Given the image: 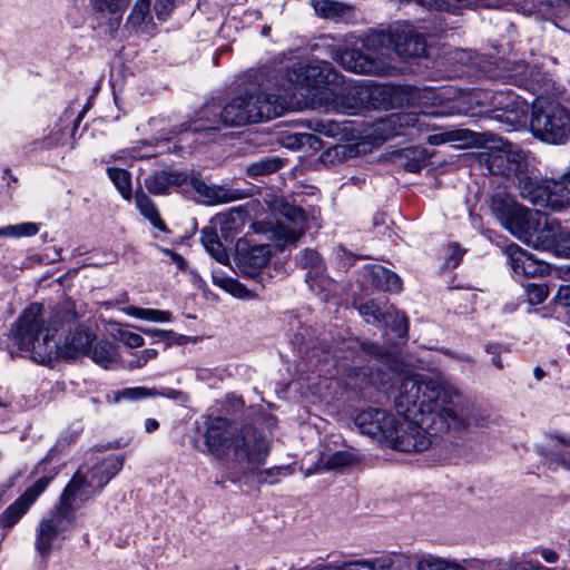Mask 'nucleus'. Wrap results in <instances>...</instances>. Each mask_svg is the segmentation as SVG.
<instances>
[{"label":"nucleus","instance_id":"1","mask_svg":"<svg viewBox=\"0 0 570 570\" xmlns=\"http://www.w3.org/2000/svg\"><path fill=\"white\" fill-rule=\"evenodd\" d=\"M397 420L386 445L401 452H422L432 436L483 425L471 402L450 382L422 374L404 376L394 395Z\"/></svg>","mask_w":570,"mask_h":570},{"label":"nucleus","instance_id":"2","mask_svg":"<svg viewBox=\"0 0 570 570\" xmlns=\"http://www.w3.org/2000/svg\"><path fill=\"white\" fill-rule=\"evenodd\" d=\"M204 438L210 455L243 474L255 473L268 455L266 440L253 426L238 428L223 416L207 417Z\"/></svg>","mask_w":570,"mask_h":570},{"label":"nucleus","instance_id":"3","mask_svg":"<svg viewBox=\"0 0 570 570\" xmlns=\"http://www.w3.org/2000/svg\"><path fill=\"white\" fill-rule=\"evenodd\" d=\"M365 47L373 56L364 55L357 49L336 52L334 59L355 73H379L390 67L394 57H420L425 51L423 37L407 22H397L387 31L367 36Z\"/></svg>","mask_w":570,"mask_h":570},{"label":"nucleus","instance_id":"4","mask_svg":"<svg viewBox=\"0 0 570 570\" xmlns=\"http://www.w3.org/2000/svg\"><path fill=\"white\" fill-rule=\"evenodd\" d=\"M10 337L20 351L32 352L41 357L56 354L63 358L86 354L95 338L88 331L77 327L69 331L62 343L56 340L49 328H42V306L38 303L30 304L22 312L10 331Z\"/></svg>","mask_w":570,"mask_h":570},{"label":"nucleus","instance_id":"5","mask_svg":"<svg viewBox=\"0 0 570 570\" xmlns=\"http://www.w3.org/2000/svg\"><path fill=\"white\" fill-rule=\"evenodd\" d=\"M285 77L293 86L317 90L314 98L333 110L354 114L363 105V90L360 86L346 83L332 65L323 60L296 62L287 69Z\"/></svg>","mask_w":570,"mask_h":570},{"label":"nucleus","instance_id":"6","mask_svg":"<svg viewBox=\"0 0 570 570\" xmlns=\"http://www.w3.org/2000/svg\"><path fill=\"white\" fill-rule=\"evenodd\" d=\"M293 94L285 89L284 94H269L265 89L239 96L220 110L219 120L226 126H242L278 117L288 107Z\"/></svg>","mask_w":570,"mask_h":570},{"label":"nucleus","instance_id":"7","mask_svg":"<svg viewBox=\"0 0 570 570\" xmlns=\"http://www.w3.org/2000/svg\"><path fill=\"white\" fill-rule=\"evenodd\" d=\"M122 465L124 456L117 455L102 460L88 470L87 473L77 471L62 492L65 500H70L75 504L78 501L86 502L100 492L121 470Z\"/></svg>","mask_w":570,"mask_h":570},{"label":"nucleus","instance_id":"8","mask_svg":"<svg viewBox=\"0 0 570 570\" xmlns=\"http://www.w3.org/2000/svg\"><path fill=\"white\" fill-rule=\"evenodd\" d=\"M530 127L533 135L550 144H563L570 136V114L557 101L538 99Z\"/></svg>","mask_w":570,"mask_h":570},{"label":"nucleus","instance_id":"9","mask_svg":"<svg viewBox=\"0 0 570 570\" xmlns=\"http://www.w3.org/2000/svg\"><path fill=\"white\" fill-rule=\"evenodd\" d=\"M490 209L499 223L518 238L528 237L535 230V214L521 207L510 195L497 193L490 202Z\"/></svg>","mask_w":570,"mask_h":570},{"label":"nucleus","instance_id":"10","mask_svg":"<svg viewBox=\"0 0 570 570\" xmlns=\"http://www.w3.org/2000/svg\"><path fill=\"white\" fill-rule=\"evenodd\" d=\"M75 505L72 501L65 500V494L61 493L59 504L39 522L35 546L41 556L48 554L59 535L73 525Z\"/></svg>","mask_w":570,"mask_h":570},{"label":"nucleus","instance_id":"11","mask_svg":"<svg viewBox=\"0 0 570 570\" xmlns=\"http://www.w3.org/2000/svg\"><path fill=\"white\" fill-rule=\"evenodd\" d=\"M535 214L534 219L538 222L535 230L532 235L523 237L522 239L532 243L535 248L543 250L556 249L566 255L569 242L567 238L570 236V230H567L557 220H548L546 216L539 212Z\"/></svg>","mask_w":570,"mask_h":570},{"label":"nucleus","instance_id":"12","mask_svg":"<svg viewBox=\"0 0 570 570\" xmlns=\"http://www.w3.org/2000/svg\"><path fill=\"white\" fill-rule=\"evenodd\" d=\"M287 220H279L268 228L264 224L254 223L252 228L255 233H269V238L276 240L281 246L295 244L304 233L305 215L299 207H289L284 213Z\"/></svg>","mask_w":570,"mask_h":570},{"label":"nucleus","instance_id":"13","mask_svg":"<svg viewBox=\"0 0 570 570\" xmlns=\"http://www.w3.org/2000/svg\"><path fill=\"white\" fill-rule=\"evenodd\" d=\"M396 420L397 414L376 407L357 411L353 416V422L361 433L385 444L392 435Z\"/></svg>","mask_w":570,"mask_h":570},{"label":"nucleus","instance_id":"14","mask_svg":"<svg viewBox=\"0 0 570 570\" xmlns=\"http://www.w3.org/2000/svg\"><path fill=\"white\" fill-rule=\"evenodd\" d=\"M187 186L195 190L196 200L207 206L227 204L244 198L240 190L207 184L198 173L194 171L187 174Z\"/></svg>","mask_w":570,"mask_h":570},{"label":"nucleus","instance_id":"15","mask_svg":"<svg viewBox=\"0 0 570 570\" xmlns=\"http://www.w3.org/2000/svg\"><path fill=\"white\" fill-rule=\"evenodd\" d=\"M50 476H42L29 487L13 503L0 514V528L8 531L27 513L38 497L46 490Z\"/></svg>","mask_w":570,"mask_h":570},{"label":"nucleus","instance_id":"16","mask_svg":"<svg viewBox=\"0 0 570 570\" xmlns=\"http://www.w3.org/2000/svg\"><path fill=\"white\" fill-rule=\"evenodd\" d=\"M360 314L365 317L368 323H385L391 325L399 337L407 334L409 322L406 316L393 308L392 306L382 307L374 301L363 303L358 306Z\"/></svg>","mask_w":570,"mask_h":570},{"label":"nucleus","instance_id":"17","mask_svg":"<svg viewBox=\"0 0 570 570\" xmlns=\"http://www.w3.org/2000/svg\"><path fill=\"white\" fill-rule=\"evenodd\" d=\"M237 255L242 271L255 276L258 271L265 267L271 257L269 245L258 244L249 246L247 240H238Z\"/></svg>","mask_w":570,"mask_h":570},{"label":"nucleus","instance_id":"18","mask_svg":"<svg viewBox=\"0 0 570 570\" xmlns=\"http://www.w3.org/2000/svg\"><path fill=\"white\" fill-rule=\"evenodd\" d=\"M504 253L509 264L517 275L535 277L548 273V265L535 259L517 244H510Z\"/></svg>","mask_w":570,"mask_h":570},{"label":"nucleus","instance_id":"19","mask_svg":"<svg viewBox=\"0 0 570 570\" xmlns=\"http://www.w3.org/2000/svg\"><path fill=\"white\" fill-rule=\"evenodd\" d=\"M504 253L509 264L517 275L535 277L548 273V265L535 259L517 244H510Z\"/></svg>","mask_w":570,"mask_h":570},{"label":"nucleus","instance_id":"20","mask_svg":"<svg viewBox=\"0 0 570 570\" xmlns=\"http://www.w3.org/2000/svg\"><path fill=\"white\" fill-rule=\"evenodd\" d=\"M187 174L175 170H157L145 178V187L153 195H166L171 188L183 189L184 186H187Z\"/></svg>","mask_w":570,"mask_h":570},{"label":"nucleus","instance_id":"21","mask_svg":"<svg viewBox=\"0 0 570 570\" xmlns=\"http://www.w3.org/2000/svg\"><path fill=\"white\" fill-rule=\"evenodd\" d=\"M512 144L503 140L494 141V144L481 151L478 156L479 161L492 175L505 176L507 163H509V155Z\"/></svg>","mask_w":570,"mask_h":570},{"label":"nucleus","instance_id":"22","mask_svg":"<svg viewBox=\"0 0 570 570\" xmlns=\"http://www.w3.org/2000/svg\"><path fill=\"white\" fill-rule=\"evenodd\" d=\"M296 262L303 268H308L307 274L309 287L314 289L316 286L328 287L332 282L323 278V263L318 253L314 249H304L296 255Z\"/></svg>","mask_w":570,"mask_h":570},{"label":"nucleus","instance_id":"23","mask_svg":"<svg viewBox=\"0 0 570 570\" xmlns=\"http://www.w3.org/2000/svg\"><path fill=\"white\" fill-rule=\"evenodd\" d=\"M547 200L544 206L561 210L570 204V171L560 180L547 181Z\"/></svg>","mask_w":570,"mask_h":570},{"label":"nucleus","instance_id":"24","mask_svg":"<svg viewBox=\"0 0 570 570\" xmlns=\"http://www.w3.org/2000/svg\"><path fill=\"white\" fill-rule=\"evenodd\" d=\"M393 564L391 557H376L372 559H354L341 564H327L314 570H390Z\"/></svg>","mask_w":570,"mask_h":570},{"label":"nucleus","instance_id":"25","mask_svg":"<svg viewBox=\"0 0 570 570\" xmlns=\"http://www.w3.org/2000/svg\"><path fill=\"white\" fill-rule=\"evenodd\" d=\"M528 72V65L522 61L514 62L508 75L509 79L519 87H523L530 91L535 92L543 81V75L540 69L537 67H531L530 76L525 77L524 73Z\"/></svg>","mask_w":570,"mask_h":570},{"label":"nucleus","instance_id":"26","mask_svg":"<svg viewBox=\"0 0 570 570\" xmlns=\"http://www.w3.org/2000/svg\"><path fill=\"white\" fill-rule=\"evenodd\" d=\"M364 276L377 288H382L386 292L401 291V278L395 273L381 265H374L367 268Z\"/></svg>","mask_w":570,"mask_h":570},{"label":"nucleus","instance_id":"27","mask_svg":"<svg viewBox=\"0 0 570 570\" xmlns=\"http://www.w3.org/2000/svg\"><path fill=\"white\" fill-rule=\"evenodd\" d=\"M520 189V195L529 200L530 203L539 206H544V200H547V183L541 185L535 178L530 175L528 171L525 175L520 176L519 179L514 181Z\"/></svg>","mask_w":570,"mask_h":570},{"label":"nucleus","instance_id":"28","mask_svg":"<svg viewBox=\"0 0 570 570\" xmlns=\"http://www.w3.org/2000/svg\"><path fill=\"white\" fill-rule=\"evenodd\" d=\"M315 12L326 19L343 21L353 17V8L335 0H311Z\"/></svg>","mask_w":570,"mask_h":570},{"label":"nucleus","instance_id":"29","mask_svg":"<svg viewBox=\"0 0 570 570\" xmlns=\"http://www.w3.org/2000/svg\"><path fill=\"white\" fill-rule=\"evenodd\" d=\"M135 204L139 213L148 219L155 228L161 232L167 230V226L161 219L155 203L146 193L142 190L137 191L135 195Z\"/></svg>","mask_w":570,"mask_h":570},{"label":"nucleus","instance_id":"30","mask_svg":"<svg viewBox=\"0 0 570 570\" xmlns=\"http://www.w3.org/2000/svg\"><path fill=\"white\" fill-rule=\"evenodd\" d=\"M415 570H466L455 561L432 554L421 553L414 557Z\"/></svg>","mask_w":570,"mask_h":570},{"label":"nucleus","instance_id":"31","mask_svg":"<svg viewBox=\"0 0 570 570\" xmlns=\"http://www.w3.org/2000/svg\"><path fill=\"white\" fill-rule=\"evenodd\" d=\"M507 165L505 177L513 179V181L525 175L530 168L528 155L514 145L511 147Z\"/></svg>","mask_w":570,"mask_h":570},{"label":"nucleus","instance_id":"32","mask_svg":"<svg viewBox=\"0 0 570 570\" xmlns=\"http://www.w3.org/2000/svg\"><path fill=\"white\" fill-rule=\"evenodd\" d=\"M547 460L550 466H561L570 470V442L562 438H557L556 443L548 453Z\"/></svg>","mask_w":570,"mask_h":570},{"label":"nucleus","instance_id":"33","mask_svg":"<svg viewBox=\"0 0 570 570\" xmlns=\"http://www.w3.org/2000/svg\"><path fill=\"white\" fill-rule=\"evenodd\" d=\"M107 174L124 199L130 200L132 197L130 174L127 170L117 167L107 168Z\"/></svg>","mask_w":570,"mask_h":570},{"label":"nucleus","instance_id":"34","mask_svg":"<svg viewBox=\"0 0 570 570\" xmlns=\"http://www.w3.org/2000/svg\"><path fill=\"white\" fill-rule=\"evenodd\" d=\"M122 311L129 316L156 323H166L171 320V313L163 309L127 306Z\"/></svg>","mask_w":570,"mask_h":570},{"label":"nucleus","instance_id":"35","mask_svg":"<svg viewBox=\"0 0 570 570\" xmlns=\"http://www.w3.org/2000/svg\"><path fill=\"white\" fill-rule=\"evenodd\" d=\"M356 456L348 451H338L326 459H322V464L325 470H336L342 471L346 468L353 466L356 464Z\"/></svg>","mask_w":570,"mask_h":570},{"label":"nucleus","instance_id":"36","mask_svg":"<svg viewBox=\"0 0 570 570\" xmlns=\"http://www.w3.org/2000/svg\"><path fill=\"white\" fill-rule=\"evenodd\" d=\"M117 347L111 342L96 344L92 352V360L105 368H109L116 361Z\"/></svg>","mask_w":570,"mask_h":570},{"label":"nucleus","instance_id":"37","mask_svg":"<svg viewBox=\"0 0 570 570\" xmlns=\"http://www.w3.org/2000/svg\"><path fill=\"white\" fill-rule=\"evenodd\" d=\"M449 131L450 142H455L456 147L469 148L482 144V138L479 134L469 129H451Z\"/></svg>","mask_w":570,"mask_h":570},{"label":"nucleus","instance_id":"38","mask_svg":"<svg viewBox=\"0 0 570 570\" xmlns=\"http://www.w3.org/2000/svg\"><path fill=\"white\" fill-rule=\"evenodd\" d=\"M39 232L36 223H21L0 227V237L20 238L35 236Z\"/></svg>","mask_w":570,"mask_h":570},{"label":"nucleus","instance_id":"39","mask_svg":"<svg viewBox=\"0 0 570 570\" xmlns=\"http://www.w3.org/2000/svg\"><path fill=\"white\" fill-rule=\"evenodd\" d=\"M203 244L206 250L217 262L225 264L228 261L226 249L215 233H205L203 236Z\"/></svg>","mask_w":570,"mask_h":570},{"label":"nucleus","instance_id":"40","mask_svg":"<svg viewBox=\"0 0 570 570\" xmlns=\"http://www.w3.org/2000/svg\"><path fill=\"white\" fill-rule=\"evenodd\" d=\"M283 161L277 157H268L253 163L247 167L249 176H261L277 171L282 168Z\"/></svg>","mask_w":570,"mask_h":570},{"label":"nucleus","instance_id":"41","mask_svg":"<svg viewBox=\"0 0 570 570\" xmlns=\"http://www.w3.org/2000/svg\"><path fill=\"white\" fill-rule=\"evenodd\" d=\"M128 3L129 0H94V8L100 12L116 16L115 20L119 23Z\"/></svg>","mask_w":570,"mask_h":570},{"label":"nucleus","instance_id":"42","mask_svg":"<svg viewBox=\"0 0 570 570\" xmlns=\"http://www.w3.org/2000/svg\"><path fill=\"white\" fill-rule=\"evenodd\" d=\"M157 395H158V391H156V390L147 389L144 386H137V387H127V389L119 391L116 394L115 400H116V402L120 401L121 399L129 400V401H137V400L146 399V397H155Z\"/></svg>","mask_w":570,"mask_h":570},{"label":"nucleus","instance_id":"43","mask_svg":"<svg viewBox=\"0 0 570 570\" xmlns=\"http://www.w3.org/2000/svg\"><path fill=\"white\" fill-rule=\"evenodd\" d=\"M528 302L531 305L541 304L549 295L548 287L544 284H528L525 286Z\"/></svg>","mask_w":570,"mask_h":570},{"label":"nucleus","instance_id":"44","mask_svg":"<svg viewBox=\"0 0 570 570\" xmlns=\"http://www.w3.org/2000/svg\"><path fill=\"white\" fill-rule=\"evenodd\" d=\"M151 0H137L131 13L129 14L128 21L134 26H139L144 22L145 18L149 13Z\"/></svg>","mask_w":570,"mask_h":570},{"label":"nucleus","instance_id":"45","mask_svg":"<svg viewBox=\"0 0 570 570\" xmlns=\"http://www.w3.org/2000/svg\"><path fill=\"white\" fill-rule=\"evenodd\" d=\"M118 340L130 348L140 347L145 343V341L140 334L129 332V331H119Z\"/></svg>","mask_w":570,"mask_h":570},{"label":"nucleus","instance_id":"46","mask_svg":"<svg viewBox=\"0 0 570 570\" xmlns=\"http://www.w3.org/2000/svg\"><path fill=\"white\" fill-rule=\"evenodd\" d=\"M158 352L155 348H146L141 351L134 360L129 362L130 368H138L144 366L148 361L155 358Z\"/></svg>","mask_w":570,"mask_h":570},{"label":"nucleus","instance_id":"47","mask_svg":"<svg viewBox=\"0 0 570 570\" xmlns=\"http://www.w3.org/2000/svg\"><path fill=\"white\" fill-rule=\"evenodd\" d=\"M226 291L238 298H249L252 294L239 282L229 279L226 282Z\"/></svg>","mask_w":570,"mask_h":570},{"label":"nucleus","instance_id":"48","mask_svg":"<svg viewBox=\"0 0 570 570\" xmlns=\"http://www.w3.org/2000/svg\"><path fill=\"white\" fill-rule=\"evenodd\" d=\"M449 250L451 252L450 255L445 258V265L448 268H455L464 254V250H462L459 245L453 244L449 246Z\"/></svg>","mask_w":570,"mask_h":570},{"label":"nucleus","instance_id":"49","mask_svg":"<svg viewBox=\"0 0 570 570\" xmlns=\"http://www.w3.org/2000/svg\"><path fill=\"white\" fill-rule=\"evenodd\" d=\"M140 331L150 337L154 338V342L166 341L173 337L174 332L170 330H159V328H140Z\"/></svg>","mask_w":570,"mask_h":570},{"label":"nucleus","instance_id":"50","mask_svg":"<svg viewBox=\"0 0 570 570\" xmlns=\"http://www.w3.org/2000/svg\"><path fill=\"white\" fill-rule=\"evenodd\" d=\"M287 471L288 469L287 468H283V466H275V468H271V469H267V470H264L261 472V476H262V481L263 482H269L268 478L269 476H279V475H285L287 474ZM273 481H271L272 483Z\"/></svg>","mask_w":570,"mask_h":570},{"label":"nucleus","instance_id":"51","mask_svg":"<svg viewBox=\"0 0 570 570\" xmlns=\"http://www.w3.org/2000/svg\"><path fill=\"white\" fill-rule=\"evenodd\" d=\"M163 252L170 257L171 262L175 263L180 271L186 268V262L181 255L167 248L163 249Z\"/></svg>","mask_w":570,"mask_h":570},{"label":"nucleus","instance_id":"52","mask_svg":"<svg viewBox=\"0 0 570 570\" xmlns=\"http://www.w3.org/2000/svg\"><path fill=\"white\" fill-rule=\"evenodd\" d=\"M429 144L431 145H442L445 142H450L449 131H442L440 134L431 135L428 138Z\"/></svg>","mask_w":570,"mask_h":570},{"label":"nucleus","instance_id":"53","mask_svg":"<svg viewBox=\"0 0 570 570\" xmlns=\"http://www.w3.org/2000/svg\"><path fill=\"white\" fill-rule=\"evenodd\" d=\"M157 396H165L168 399L181 400V401L186 400V395L183 392L176 391L174 389H166L163 392H158Z\"/></svg>","mask_w":570,"mask_h":570},{"label":"nucleus","instance_id":"54","mask_svg":"<svg viewBox=\"0 0 570 570\" xmlns=\"http://www.w3.org/2000/svg\"><path fill=\"white\" fill-rule=\"evenodd\" d=\"M169 3V0H159L156 6L155 10L157 12L158 18L165 19L167 16V4Z\"/></svg>","mask_w":570,"mask_h":570},{"label":"nucleus","instance_id":"55","mask_svg":"<svg viewBox=\"0 0 570 570\" xmlns=\"http://www.w3.org/2000/svg\"><path fill=\"white\" fill-rule=\"evenodd\" d=\"M558 297L564 305H570V286H561L558 291Z\"/></svg>","mask_w":570,"mask_h":570},{"label":"nucleus","instance_id":"56","mask_svg":"<svg viewBox=\"0 0 570 570\" xmlns=\"http://www.w3.org/2000/svg\"><path fill=\"white\" fill-rule=\"evenodd\" d=\"M541 557L543 558L544 561L549 562V563H553L558 560V554L556 551L553 550H550V549H544L542 552H541Z\"/></svg>","mask_w":570,"mask_h":570},{"label":"nucleus","instance_id":"57","mask_svg":"<svg viewBox=\"0 0 570 570\" xmlns=\"http://www.w3.org/2000/svg\"><path fill=\"white\" fill-rule=\"evenodd\" d=\"M144 428L147 433H151L159 428V422L156 419H147Z\"/></svg>","mask_w":570,"mask_h":570},{"label":"nucleus","instance_id":"58","mask_svg":"<svg viewBox=\"0 0 570 570\" xmlns=\"http://www.w3.org/2000/svg\"><path fill=\"white\" fill-rule=\"evenodd\" d=\"M230 278H227V277H224L223 275H219L218 273H214L213 274V282L214 284L223 287L224 289H226V282L229 281Z\"/></svg>","mask_w":570,"mask_h":570},{"label":"nucleus","instance_id":"59","mask_svg":"<svg viewBox=\"0 0 570 570\" xmlns=\"http://www.w3.org/2000/svg\"><path fill=\"white\" fill-rule=\"evenodd\" d=\"M424 161H425V156H422V159H421L420 161H416V163H407V164H406V169H407L409 171H412V173L417 171V170L422 167V165L424 164Z\"/></svg>","mask_w":570,"mask_h":570},{"label":"nucleus","instance_id":"60","mask_svg":"<svg viewBox=\"0 0 570 570\" xmlns=\"http://www.w3.org/2000/svg\"><path fill=\"white\" fill-rule=\"evenodd\" d=\"M75 318H76V313L70 312V311H66V312L63 313V316H62L61 321H62L63 323H65V322H66V323H71V322H73V321H75Z\"/></svg>","mask_w":570,"mask_h":570},{"label":"nucleus","instance_id":"61","mask_svg":"<svg viewBox=\"0 0 570 570\" xmlns=\"http://www.w3.org/2000/svg\"><path fill=\"white\" fill-rule=\"evenodd\" d=\"M500 350H501V347H500L499 345H494V344H489V345H487V347H485V351H487L489 354H492V355L500 354Z\"/></svg>","mask_w":570,"mask_h":570},{"label":"nucleus","instance_id":"62","mask_svg":"<svg viewBox=\"0 0 570 570\" xmlns=\"http://www.w3.org/2000/svg\"><path fill=\"white\" fill-rule=\"evenodd\" d=\"M492 363L499 370H501L503 367V364H502L501 358H500V354L493 355Z\"/></svg>","mask_w":570,"mask_h":570},{"label":"nucleus","instance_id":"63","mask_svg":"<svg viewBox=\"0 0 570 570\" xmlns=\"http://www.w3.org/2000/svg\"><path fill=\"white\" fill-rule=\"evenodd\" d=\"M533 374H534V377L537 380H541L546 375L544 371L541 367H538V366L534 368Z\"/></svg>","mask_w":570,"mask_h":570},{"label":"nucleus","instance_id":"64","mask_svg":"<svg viewBox=\"0 0 570 570\" xmlns=\"http://www.w3.org/2000/svg\"><path fill=\"white\" fill-rule=\"evenodd\" d=\"M560 272H561L564 276L567 275V277H569V278H570V266L561 267V268H560Z\"/></svg>","mask_w":570,"mask_h":570}]
</instances>
